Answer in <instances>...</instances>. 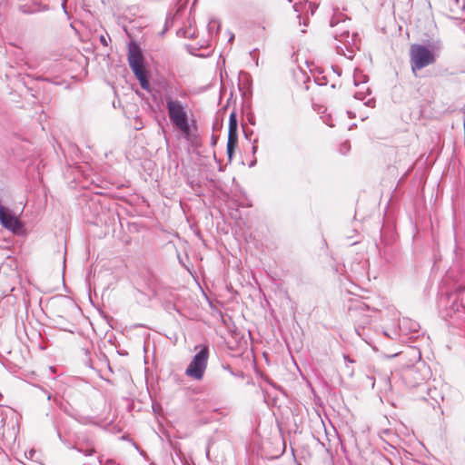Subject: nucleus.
Wrapping results in <instances>:
<instances>
[{
	"label": "nucleus",
	"instance_id": "nucleus-21",
	"mask_svg": "<svg viewBox=\"0 0 465 465\" xmlns=\"http://www.w3.org/2000/svg\"><path fill=\"white\" fill-rule=\"evenodd\" d=\"M459 312V306L457 304H453L452 307L450 309V312H448L449 316H452V312Z\"/></svg>",
	"mask_w": 465,
	"mask_h": 465
},
{
	"label": "nucleus",
	"instance_id": "nucleus-20",
	"mask_svg": "<svg viewBox=\"0 0 465 465\" xmlns=\"http://www.w3.org/2000/svg\"><path fill=\"white\" fill-rule=\"evenodd\" d=\"M366 97V94L362 92H357L354 94V98L358 100H364Z\"/></svg>",
	"mask_w": 465,
	"mask_h": 465
},
{
	"label": "nucleus",
	"instance_id": "nucleus-6",
	"mask_svg": "<svg viewBox=\"0 0 465 465\" xmlns=\"http://www.w3.org/2000/svg\"><path fill=\"white\" fill-rule=\"evenodd\" d=\"M0 223L7 230L16 233L21 228V223L12 211L0 203Z\"/></svg>",
	"mask_w": 465,
	"mask_h": 465
},
{
	"label": "nucleus",
	"instance_id": "nucleus-14",
	"mask_svg": "<svg viewBox=\"0 0 465 465\" xmlns=\"http://www.w3.org/2000/svg\"><path fill=\"white\" fill-rule=\"evenodd\" d=\"M377 465H392L391 460L384 455H379L375 459Z\"/></svg>",
	"mask_w": 465,
	"mask_h": 465
},
{
	"label": "nucleus",
	"instance_id": "nucleus-11",
	"mask_svg": "<svg viewBox=\"0 0 465 465\" xmlns=\"http://www.w3.org/2000/svg\"><path fill=\"white\" fill-rule=\"evenodd\" d=\"M368 81V76L366 74H363L361 71L359 69H355L353 74V82L356 86H358L360 84H365Z\"/></svg>",
	"mask_w": 465,
	"mask_h": 465
},
{
	"label": "nucleus",
	"instance_id": "nucleus-23",
	"mask_svg": "<svg viewBox=\"0 0 465 465\" xmlns=\"http://www.w3.org/2000/svg\"><path fill=\"white\" fill-rule=\"evenodd\" d=\"M101 465H117L114 460H107L104 464L102 463V460L99 458Z\"/></svg>",
	"mask_w": 465,
	"mask_h": 465
},
{
	"label": "nucleus",
	"instance_id": "nucleus-30",
	"mask_svg": "<svg viewBox=\"0 0 465 465\" xmlns=\"http://www.w3.org/2000/svg\"><path fill=\"white\" fill-rule=\"evenodd\" d=\"M47 399L50 400L51 399V394L50 393H47Z\"/></svg>",
	"mask_w": 465,
	"mask_h": 465
},
{
	"label": "nucleus",
	"instance_id": "nucleus-32",
	"mask_svg": "<svg viewBox=\"0 0 465 465\" xmlns=\"http://www.w3.org/2000/svg\"><path fill=\"white\" fill-rule=\"evenodd\" d=\"M370 88H367V94H370Z\"/></svg>",
	"mask_w": 465,
	"mask_h": 465
},
{
	"label": "nucleus",
	"instance_id": "nucleus-13",
	"mask_svg": "<svg viewBox=\"0 0 465 465\" xmlns=\"http://www.w3.org/2000/svg\"><path fill=\"white\" fill-rule=\"evenodd\" d=\"M238 142L227 141V155L229 160L232 159Z\"/></svg>",
	"mask_w": 465,
	"mask_h": 465
},
{
	"label": "nucleus",
	"instance_id": "nucleus-22",
	"mask_svg": "<svg viewBox=\"0 0 465 465\" xmlns=\"http://www.w3.org/2000/svg\"><path fill=\"white\" fill-rule=\"evenodd\" d=\"M374 104H375V101L374 99L371 98V99H368L365 103H364V105H367L369 107H374Z\"/></svg>",
	"mask_w": 465,
	"mask_h": 465
},
{
	"label": "nucleus",
	"instance_id": "nucleus-2",
	"mask_svg": "<svg viewBox=\"0 0 465 465\" xmlns=\"http://www.w3.org/2000/svg\"><path fill=\"white\" fill-rule=\"evenodd\" d=\"M440 48V42L433 43L431 48L420 44H413L410 48L411 70L415 73L436 62L434 51Z\"/></svg>",
	"mask_w": 465,
	"mask_h": 465
},
{
	"label": "nucleus",
	"instance_id": "nucleus-26",
	"mask_svg": "<svg viewBox=\"0 0 465 465\" xmlns=\"http://www.w3.org/2000/svg\"><path fill=\"white\" fill-rule=\"evenodd\" d=\"M464 290H465V285H464V286H462V285H459V286H457V288H456L455 292H463Z\"/></svg>",
	"mask_w": 465,
	"mask_h": 465
},
{
	"label": "nucleus",
	"instance_id": "nucleus-4",
	"mask_svg": "<svg viewBox=\"0 0 465 465\" xmlns=\"http://www.w3.org/2000/svg\"><path fill=\"white\" fill-rule=\"evenodd\" d=\"M209 358V348L207 345H201L199 351L193 357L192 361L188 365L185 374L188 377L193 378L197 381L203 379L204 371L207 367Z\"/></svg>",
	"mask_w": 465,
	"mask_h": 465
},
{
	"label": "nucleus",
	"instance_id": "nucleus-29",
	"mask_svg": "<svg viewBox=\"0 0 465 465\" xmlns=\"http://www.w3.org/2000/svg\"><path fill=\"white\" fill-rule=\"evenodd\" d=\"M254 163H255V161L252 162V163H251V164H250V166H251V167H252V166H253V165H254Z\"/></svg>",
	"mask_w": 465,
	"mask_h": 465
},
{
	"label": "nucleus",
	"instance_id": "nucleus-25",
	"mask_svg": "<svg viewBox=\"0 0 465 465\" xmlns=\"http://www.w3.org/2000/svg\"><path fill=\"white\" fill-rule=\"evenodd\" d=\"M332 71L338 75L341 76V69L338 66H331Z\"/></svg>",
	"mask_w": 465,
	"mask_h": 465
},
{
	"label": "nucleus",
	"instance_id": "nucleus-8",
	"mask_svg": "<svg viewBox=\"0 0 465 465\" xmlns=\"http://www.w3.org/2000/svg\"><path fill=\"white\" fill-rule=\"evenodd\" d=\"M58 437L60 440L69 449L76 450L78 452L84 454L85 456H92L95 453V449L92 443H88V448L83 449L82 447H76L75 445H71L67 440H63L61 434L58 432Z\"/></svg>",
	"mask_w": 465,
	"mask_h": 465
},
{
	"label": "nucleus",
	"instance_id": "nucleus-5",
	"mask_svg": "<svg viewBox=\"0 0 465 465\" xmlns=\"http://www.w3.org/2000/svg\"><path fill=\"white\" fill-rule=\"evenodd\" d=\"M427 379V373H424L416 366L408 367L402 372V380L407 386L412 388H420L422 391H429L425 381Z\"/></svg>",
	"mask_w": 465,
	"mask_h": 465
},
{
	"label": "nucleus",
	"instance_id": "nucleus-7",
	"mask_svg": "<svg viewBox=\"0 0 465 465\" xmlns=\"http://www.w3.org/2000/svg\"><path fill=\"white\" fill-rule=\"evenodd\" d=\"M143 58L140 48L132 45L128 51V63L131 68H134L143 64Z\"/></svg>",
	"mask_w": 465,
	"mask_h": 465
},
{
	"label": "nucleus",
	"instance_id": "nucleus-3",
	"mask_svg": "<svg viewBox=\"0 0 465 465\" xmlns=\"http://www.w3.org/2000/svg\"><path fill=\"white\" fill-rule=\"evenodd\" d=\"M170 121L185 135L190 134L191 128L188 115L183 104L174 100L170 94L164 96Z\"/></svg>",
	"mask_w": 465,
	"mask_h": 465
},
{
	"label": "nucleus",
	"instance_id": "nucleus-19",
	"mask_svg": "<svg viewBox=\"0 0 465 465\" xmlns=\"http://www.w3.org/2000/svg\"><path fill=\"white\" fill-rule=\"evenodd\" d=\"M110 40V37L107 35H101L100 36V43L104 45V46H107L108 45V41L107 40Z\"/></svg>",
	"mask_w": 465,
	"mask_h": 465
},
{
	"label": "nucleus",
	"instance_id": "nucleus-1",
	"mask_svg": "<svg viewBox=\"0 0 465 465\" xmlns=\"http://www.w3.org/2000/svg\"><path fill=\"white\" fill-rule=\"evenodd\" d=\"M330 25L335 28L333 31L334 38L340 43L336 45L337 53L348 59H352L359 49L358 34H351L347 29L346 21L340 22L335 16L331 19Z\"/></svg>",
	"mask_w": 465,
	"mask_h": 465
},
{
	"label": "nucleus",
	"instance_id": "nucleus-27",
	"mask_svg": "<svg viewBox=\"0 0 465 465\" xmlns=\"http://www.w3.org/2000/svg\"><path fill=\"white\" fill-rule=\"evenodd\" d=\"M343 358L346 362H354L348 355H343Z\"/></svg>",
	"mask_w": 465,
	"mask_h": 465
},
{
	"label": "nucleus",
	"instance_id": "nucleus-12",
	"mask_svg": "<svg viewBox=\"0 0 465 465\" xmlns=\"http://www.w3.org/2000/svg\"><path fill=\"white\" fill-rule=\"evenodd\" d=\"M132 70L139 81H140V79H143L147 76L145 70L143 68V64L134 67V68H132Z\"/></svg>",
	"mask_w": 465,
	"mask_h": 465
},
{
	"label": "nucleus",
	"instance_id": "nucleus-16",
	"mask_svg": "<svg viewBox=\"0 0 465 465\" xmlns=\"http://www.w3.org/2000/svg\"><path fill=\"white\" fill-rule=\"evenodd\" d=\"M228 141L238 142V129L229 128V130H228Z\"/></svg>",
	"mask_w": 465,
	"mask_h": 465
},
{
	"label": "nucleus",
	"instance_id": "nucleus-15",
	"mask_svg": "<svg viewBox=\"0 0 465 465\" xmlns=\"http://www.w3.org/2000/svg\"><path fill=\"white\" fill-rule=\"evenodd\" d=\"M229 128L238 129L237 115L234 112L231 113L229 116Z\"/></svg>",
	"mask_w": 465,
	"mask_h": 465
},
{
	"label": "nucleus",
	"instance_id": "nucleus-17",
	"mask_svg": "<svg viewBox=\"0 0 465 465\" xmlns=\"http://www.w3.org/2000/svg\"><path fill=\"white\" fill-rule=\"evenodd\" d=\"M140 84H141V87L143 89V90H149L150 88V83L148 81V78L147 76L143 79H140Z\"/></svg>",
	"mask_w": 465,
	"mask_h": 465
},
{
	"label": "nucleus",
	"instance_id": "nucleus-31",
	"mask_svg": "<svg viewBox=\"0 0 465 465\" xmlns=\"http://www.w3.org/2000/svg\"><path fill=\"white\" fill-rule=\"evenodd\" d=\"M233 37H234V36H233V35H231V37H230V39H229V40H230V41H232V40L233 39Z\"/></svg>",
	"mask_w": 465,
	"mask_h": 465
},
{
	"label": "nucleus",
	"instance_id": "nucleus-28",
	"mask_svg": "<svg viewBox=\"0 0 465 465\" xmlns=\"http://www.w3.org/2000/svg\"><path fill=\"white\" fill-rule=\"evenodd\" d=\"M257 149H258L257 145H253L252 146V153H255Z\"/></svg>",
	"mask_w": 465,
	"mask_h": 465
},
{
	"label": "nucleus",
	"instance_id": "nucleus-24",
	"mask_svg": "<svg viewBox=\"0 0 465 465\" xmlns=\"http://www.w3.org/2000/svg\"><path fill=\"white\" fill-rule=\"evenodd\" d=\"M169 23H173V17L171 15L167 16L166 17V21H165V28L164 30L163 31V34L164 33L165 30H167V27L169 25Z\"/></svg>",
	"mask_w": 465,
	"mask_h": 465
},
{
	"label": "nucleus",
	"instance_id": "nucleus-33",
	"mask_svg": "<svg viewBox=\"0 0 465 465\" xmlns=\"http://www.w3.org/2000/svg\"><path fill=\"white\" fill-rule=\"evenodd\" d=\"M289 2H292V0H288Z\"/></svg>",
	"mask_w": 465,
	"mask_h": 465
},
{
	"label": "nucleus",
	"instance_id": "nucleus-18",
	"mask_svg": "<svg viewBox=\"0 0 465 465\" xmlns=\"http://www.w3.org/2000/svg\"><path fill=\"white\" fill-rule=\"evenodd\" d=\"M340 151L341 153H346L350 151L349 142H344L341 144Z\"/></svg>",
	"mask_w": 465,
	"mask_h": 465
},
{
	"label": "nucleus",
	"instance_id": "nucleus-10",
	"mask_svg": "<svg viewBox=\"0 0 465 465\" xmlns=\"http://www.w3.org/2000/svg\"><path fill=\"white\" fill-rule=\"evenodd\" d=\"M293 9L296 13H298V15L297 17L300 19L301 18V13L304 12V11H308L310 10L312 15H313L314 13V9H315V6L311 2H308V1H305V2H298V3H295L293 5Z\"/></svg>",
	"mask_w": 465,
	"mask_h": 465
},
{
	"label": "nucleus",
	"instance_id": "nucleus-9",
	"mask_svg": "<svg viewBox=\"0 0 465 465\" xmlns=\"http://www.w3.org/2000/svg\"><path fill=\"white\" fill-rule=\"evenodd\" d=\"M450 12L452 14L454 17H457L460 14L464 12L465 3L460 0H447Z\"/></svg>",
	"mask_w": 465,
	"mask_h": 465
}]
</instances>
